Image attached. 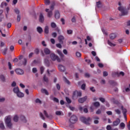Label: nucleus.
Returning a JSON list of instances; mask_svg holds the SVG:
<instances>
[{"mask_svg": "<svg viewBox=\"0 0 130 130\" xmlns=\"http://www.w3.org/2000/svg\"><path fill=\"white\" fill-rule=\"evenodd\" d=\"M21 119L23 121V122H27V120L26 119V117L24 116H21Z\"/></svg>", "mask_w": 130, "mask_h": 130, "instance_id": "e433bc0d", "label": "nucleus"}, {"mask_svg": "<svg viewBox=\"0 0 130 130\" xmlns=\"http://www.w3.org/2000/svg\"><path fill=\"white\" fill-rule=\"evenodd\" d=\"M102 111L100 109H99L96 111V114H101Z\"/></svg>", "mask_w": 130, "mask_h": 130, "instance_id": "680f3d73", "label": "nucleus"}, {"mask_svg": "<svg viewBox=\"0 0 130 130\" xmlns=\"http://www.w3.org/2000/svg\"><path fill=\"white\" fill-rule=\"evenodd\" d=\"M96 7L98 8H101V7H102V4H101L100 1L96 2Z\"/></svg>", "mask_w": 130, "mask_h": 130, "instance_id": "4c0bfd02", "label": "nucleus"}, {"mask_svg": "<svg viewBox=\"0 0 130 130\" xmlns=\"http://www.w3.org/2000/svg\"><path fill=\"white\" fill-rule=\"evenodd\" d=\"M81 89L82 90H85L86 89V84H83L81 85Z\"/></svg>", "mask_w": 130, "mask_h": 130, "instance_id": "de8ad7c7", "label": "nucleus"}, {"mask_svg": "<svg viewBox=\"0 0 130 130\" xmlns=\"http://www.w3.org/2000/svg\"><path fill=\"white\" fill-rule=\"evenodd\" d=\"M107 130H111V129H112L111 128V126H110V125H107Z\"/></svg>", "mask_w": 130, "mask_h": 130, "instance_id": "774afa93", "label": "nucleus"}, {"mask_svg": "<svg viewBox=\"0 0 130 130\" xmlns=\"http://www.w3.org/2000/svg\"><path fill=\"white\" fill-rule=\"evenodd\" d=\"M76 56H77V57H81V56L82 55V54H81V53L78 52H76Z\"/></svg>", "mask_w": 130, "mask_h": 130, "instance_id": "864d4df0", "label": "nucleus"}, {"mask_svg": "<svg viewBox=\"0 0 130 130\" xmlns=\"http://www.w3.org/2000/svg\"><path fill=\"white\" fill-rule=\"evenodd\" d=\"M108 44L110 45V46H115V45L114 44L111 43L109 40L108 41Z\"/></svg>", "mask_w": 130, "mask_h": 130, "instance_id": "79ce46f5", "label": "nucleus"}, {"mask_svg": "<svg viewBox=\"0 0 130 130\" xmlns=\"http://www.w3.org/2000/svg\"><path fill=\"white\" fill-rule=\"evenodd\" d=\"M106 83V81L104 79H102L101 81V84H102V85H104Z\"/></svg>", "mask_w": 130, "mask_h": 130, "instance_id": "6e6d98bb", "label": "nucleus"}, {"mask_svg": "<svg viewBox=\"0 0 130 130\" xmlns=\"http://www.w3.org/2000/svg\"><path fill=\"white\" fill-rule=\"evenodd\" d=\"M57 52L59 54V55L61 56V57H64V55H63V54L62 53V52H61L60 50H57Z\"/></svg>", "mask_w": 130, "mask_h": 130, "instance_id": "c756f323", "label": "nucleus"}, {"mask_svg": "<svg viewBox=\"0 0 130 130\" xmlns=\"http://www.w3.org/2000/svg\"><path fill=\"white\" fill-rule=\"evenodd\" d=\"M0 79L2 82H6V76L4 75H0Z\"/></svg>", "mask_w": 130, "mask_h": 130, "instance_id": "a878e982", "label": "nucleus"}, {"mask_svg": "<svg viewBox=\"0 0 130 130\" xmlns=\"http://www.w3.org/2000/svg\"><path fill=\"white\" fill-rule=\"evenodd\" d=\"M45 4L46 5V6H48L50 4V0H45Z\"/></svg>", "mask_w": 130, "mask_h": 130, "instance_id": "37998d69", "label": "nucleus"}, {"mask_svg": "<svg viewBox=\"0 0 130 130\" xmlns=\"http://www.w3.org/2000/svg\"><path fill=\"white\" fill-rule=\"evenodd\" d=\"M63 80L64 82H65V83H66V84H67L68 85H71V82H70V81H69V80H68V79H67V78H66L65 77H63Z\"/></svg>", "mask_w": 130, "mask_h": 130, "instance_id": "393cba45", "label": "nucleus"}, {"mask_svg": "<svg viewBox=\"0 0 130 130\" xmlns=\"http://www.w3.org/2000/svg\"><path fill=\"white\" fill-rule=\"evenodd\" d=\"M99 100L101 101V102H102L103 103H104V102H105V99L104 98H100Z\"/></svg>", "mask_w": 130, "mask_h": 130, "instance_id": "09e8293b", "label": "nucleus"}, {"mask_svg": "<svg viewBox=\"0 0 130 130\" xmlns=\"http://www.w3.org/2000/svg\"><path fill=\"white\" fill-rule=\"evenodd\" d=\"M107 76H108V73H107V72L105 71L103 72V76L104 77H107Z\"/></svg>", "mask_w": 130, "mask_h": 130, "instance_id": "603ef678", "label": "nucleus"}, {"mask_svg": "<svg viewBox=\"0 0 130 130\" xmlns=\"http://www.w3.org/2000/svg\"><path fill=\"white\" fill-rule=\"evenodd\" d=\"M24 62H22V61H20V62L18 64V66H22V64H24V66H26V64H27V59L26 58H24L23 59Z\"/></svg>", "mask_w": 130, "mask_h": 130, "instance_id": "6ab92c4d", "label": "nucleus"}, {"mask_svg": "<svg viewBox=\"0 0 130 130\" xmlns=\"http://www.w3.org/2000/svg\"><path fill=\"white\" fill-rule=\"evenodd\" d=\"M37 31L39 33V34H41L42 32H43V29H42V27L40 26H38L37 28Z\"/></svg>", "mask_w": 130, "mask_h": 130, "instance_id": "5701e85b", "label": "nucleus"}, {"mask_svg": "<svg viewBox=\"0 0 130 130\" xmlns=\"http://www.w3.org/2000/svg\"><path fill=\"white\" fill-rule=\"evenodd\" d=\"M44 114L45 115L46 117L49 118V119H52V118H53V116L52 114L48 115L46 111H44Z\"/></svg>", "mask_w": 130, "mask_h": 130, "instance_id": "9d476101", "label": "nucleus"}, {"mask_svg": "<svg viewBox=\"0 0 130 130\" xmlns=\"http://www.w3.org/2000/svg\"><path fill=\"white\" fill-rule=\"evenodd\" d=\"M44 63H45L47 67H48L49 64H50V63L49 62V60H48V59H44Z\"/></svg>", "mask_w": 130, "mask_h": 130, "instance_id": "7c9ffc66", "label": "nucleus"}, {"mask_svg": "<svg viewBox=\"0 0 130 130\" xmlns=\"http://www.w3.org/2000/svg\"><path fill=\"white\" fill-rule=\"evenodd\" d=\"M56 87L58 91H59V90H60V85H59V84H58V83L56 84Z\"/></svg>", "mask_w": 130, "mask_h": 130, "instance_id": "49530a36", "label": "nucleus"}, {"mask_svg": "<svg viewBox=\"0 0 130 130\" xmlns=\"http://www.w3.org/2000/svg\"><path fill=\"white\" fill-rule=\"evenodd\" d=\"M66 99L67 103H68L69 104L72 103V101H71V99H70L69 98L66 97Z\"/></svg>", "mask_w": 130, "mask_h": 130, "instance_id": "ea45409f", "label": "nucleus"}, {"mask_svg": "<svg viewBox=\"0 0 130 130\" xmlns=\"http://www.w3.org/2000/svg\"><path fill=\"white\" fill-rule=\"evenodd\" d=\"M121 108L123 111V113L125 116V118H126V116L125 115V113H126V109L123 108V106H121Z\"/></svg>", "mask_w": 130, "mask_h": 130, "instance_id": "c85d7f7f", "label": "nucleus"}, {"mask_svg": "<svg viewBox=\"0 0 130 130\" xmlns=\"http://www.w3.org/2000/svg\"><path fill=\"white\" fill-rule=\"evenodd\" d=\"M51 27H52L53 28H56V24L54 22H52L51 23Z\"/></svg>", "mask_w": 130, "mask_h": 130, "instance_id": "58836bf2", "label": "nucleus"}, {"mask_svg": "<svg viewBox=\"0 0 130 130\" xmlns=\"http://www.w3.org/2000/svg\"><path fill=\"white\" fill-rule=\"evenodd\" d=\"M91 76L90 75V74H89V73H85V74H84V77H85V78H90V77Z\"/></svg>", "mask_w": 130, "mask_h": 130, "instance_id": "a18cd8bd", "label": "nucleus"}, {"mask_svg": "<svg viewBox=\"0 0 130 130\" xmlns=\"http://www.w3.org/2000/svg\"><path fill=\"white\" fill-rule=\"evenodd\" d=\"M8 66L9 70H12V64L10 62H8Z\"/></svg>", "mask_w": 130, "mask_h": 130, "instance_id": "69168bd1", "label": "nucleus"}, {"mask_svg": "<svg viewBox=\"0 0 130 130\" xmlns=\"http://www.w3.org/2000/svg\"><path fill=\"white\" fill-rule=\"evenodd\" d=\"M55 19H59L60 18V14H59V11L56 10L55 12Z\"/></svg>", "mask_w": 130, "mask_h": 130, "instance_id": "ddd939ff", "label": "nucleus"}, {"mask_svg": "<svg viewBox=\"0 0 130 130\" xmlns=\"http://www.w3.org/2000/svg\"><path fill=\"white\" fill-rule=\"evenodd\" d=\"M93 118L94 119V123H95V124H98L99 123V121L98 120V119H99V117L95 116L93 117Z\"/></svg>", "mask_w": 130, "mask_h": 130, "instance_id": "412c9836", "label": "nucleus"}, {"mask_svg": "<svg viewBox=\"0 0 130 130\" xmlns=\"http://www.w3.org/2000/svg\"><path fill=\"white\" fill-rule=\"evenodd\" d=\"M5 123L8 128H12V127H13V123H12L11 116H8L5 118Z\"/></svg>", "mask_w": 130, "mask_h": 130, "instance_id": "f257e3e1", "label": "nucleus"}, {"mask_svg": "<svg viewBox=\"0 0 130 130\" xmlns=\"http://www.w3.org/2000/svg\"><path fill=\"white\" fill-rule=\"evenodd\" d=\"M52 36H53V37H54V38H55V37L57 36V34H56V32H53L52 34Z\"/></svg>", "mask_w": 130, "mask_h": 130, "instance_id": "4d7b16f0", "label": "nucleus"}, {"mask_svg": "<svg viewBox=\"0 0 130 130\" xmlns=\"http://www.w3.org/2000/svg\"><path fill=\"white\" fill-rule=\"evenodd\" d=\"M67 34L69 35L73 34V30L71 29L67 30Z\"/></svg>", "mask_w": 130, "mask_h": 130, "instance_id": "8fccbe9b", "label": "nucleus"}, {"mask_svg": "<svg viewBox=\"0 0 130 130\" xmlns=\"http://www.w3.org/2000/svg\"><path fill=\"white\" fill-rule=\"evenodd\" d=\"M40 116L43 119V120H45V117H44V115H43V114L42 113H40Z\"/></svg>", "mask_w": 130, "mask_h": 130, "instance_id": "a19ab883", "label": "nucleus"}, {"mask_svg": "<svg viewBox=\"0 0 130 130\" xmlns=\"http://www.w3.org/2000/svg\"><path fill=\"white\" fill-rule=\"evenodd\" d=\"M0 128L1 129H5L6 128V127H5V124H4V123H0Z\"/></svg>", "mask_w": 130, "mask_h": 130, "instance_id": "c9c22d12", "label": "nucleus"}, {"mask_svg": "<svg viewBox=\"0 0 130 130\" xmlns=\"http://www.w3.org/2000/svg\"><path fill=\"white\" fill-rule=\"evenodd\" d=\"M54 6H55V3L53 2L50 7L51 11H53V10H54Z\"/></svg>", "mask_w": 130, "mask_h": 130, "instance_id": "473e14b6", "label": "nucleus"}, {"mask_svg": "<svg viewBox=\"0 0 130 130\" xmlns=\"http://www.w3.org/2000/svg\"><path fill=\"white\" fill-rule=\"evenodd\" d=\"M58 40L61 44H63V41L64 40V37L62 35H60L58 37Z\"/></svg>", "mask_w": 130, "mask_h": 130, "instance_id": "0eeeda50", "label": "nucleus"}, {"mask_svg": "<svg viewBox=\"0 0 130 130\" xmlns=\"http://www.w3.org/2000/svg\"><path fill=\"white\" fill-rule=\"evenodd\" d=\"M109 37L110 39L113 40L114 39H115V38H116V35H115V34H111L109 36Z\"/></svg>", "mask_w": 130, "mask_h": 130, "instance_id": "aec40b11", "label": "nucleus"}, {"mask_svg": "<svg viewBox=\"0 0 130 130\" xmlns=\"http://www.w3.org/2000/svg\"><path fill=\"white\" fill-rule=\"evenodd\" d=\"M20 91V89H19V87H14L13 89V92L15 93V94H17Z\"/></svg>", "mask_w": 130, "mask_h": 130, "instance_id": "b1692460", "label": "nucleus"}, {"mask_svg": "<svg viewBox=\"0 0 130 130\" xmlns=\"http://www.w3.org/2000/svg\"><path fill=\"white\" fill-rule=\"evenodd\" d=\"M59 71L60 72H65L66 71V68H64V66L62 65H59L58 66Z\"/></svg>", "mask_w": 130, "mask_h": 130, "instance_id": "2eb2a0df", "label": "nucleus"}, {"mask_svg": "<svg viewBox=\"0 0 130 130\" xmlns=\"http://www.w3.org/2000/svg\"><path fill=\"white\" fill-rule=\"evenodd\" d=\"M44 81L47 83L48 82V78L45 75L44 76Z\"/></svg>", "mask_w": 130, "mask_h": 130, "instance_id": "3c124183", "label": "nucleus"}, {"mask_svg": "<svg viewBox=\"0 0 130 130\" xmlns=\"http://www.w3.org/2000/svg\"><path fill=\"white\" fill-rule=\"evenodd\" d=\"M41 92L42 93H44L45 95H49V93L47 91V90H46V89H42Z\"/></svg>", "mask_w": 130, "mask_h": 130, "instance_id": "bb28decb", "label": "nucleus"}, {"mask_svg": "<svg viewBox=\"0 0 130 130\" xmlns=\"http://www.w3.org/2000/svg\"><path fill=\"white\" fill-rule=\"evenodd\" d=\"M45 11L47 13H48V17H49V18H51V17L52 16V10L49 11V9H46Z\"/></svg>", "mask_w": 130, "mask_h": 130, "instance_id": "4468645a", "label": "nucleus"}, {"mask_svg": "<svg viewBox=\"0 0 130 130\" xmlns=\"http://www.w3.org/2000/svg\"><path fill=\"white\" fill-rule=\"evenodd\" d=\"M40 71H41V74L42 75L43 74V72H44V67H41L40 68Z\"/></svg>", "mask_w": 130, "mask_h": 130, "instance_id": "c03bdc74", "label": "nucleus"}, {"mask_svg": "<svg viewBox=\"0 0 130 130\" xmlns=\"http://www.w3.org/2000/svg\"><path fill=\"white\" fill-rule=\"evenodd\" d=\"M118 9L119 11L121 12L122 16H126V15H127V10L125 9L123 7H120Z\"/></svg>", "mask_w": 130, "mask_h": 130, "instance_id": "39448f33", "label": "nucleus"}, {"mask_svg": "<svg viewBox=\"0 0 130 130\" xmlns=\"http://www.w3.org/2000/svg\"><path fill=\"white\" fill-rule=\"evenodd\" d=\"M50 99L51 100H53V101H54V102H56V103H58L59 102L58 99L53 97V95H50Z\"/></svg>", "mask_w": 130, "mask_h": 130, "instance_id": "f8f14e48", "label": "nucleus"}, {"mask_svg": "<svg viewBox=\"0 0 130 130\" xmlns=\"http://www.w3.org/2000/svg\"><path fill=\"white\" fill-rule=\"evenodd\" d=\"M7 51H8V48H6L4 49V50L3 51L4 54L6 55L7 53Z\"/></svg>", "mask_w": 130, "mask_h": 130, "instance_id": "e2e57ef3", "label": "nucleus"}, {"mask_svg": "<svg viewBox=\"0 0 130 130\" xmlns=\"http://www.w3.org/2000/svg\"><path fill=\"white\" fill-rule=\"evenodd\" d=\"M44 32L45 33V34H49V26H48V25H46L45 27V29H44Z\"/></svg>", "mask_w": 130, "mask_h": 130, "instance_id": "a211bd4d", "label": "nucleus"}, {"mask_svg": "<svg viewBox=\"0 0 130 130\" xmlns=\"http://www.w3.org/2000/svg\"><path fill=\"white\" fill-rule=\"evenodd\" d=\"M119 123H120V119H119V118H117L116 119V120H115L113 122V126H117V125L118 124H119Z\"/></svg>", "mask_w": 130, "mask_h": 130, "instance_id": "6e6552de", "label": "nucleus"}, {"mask_svg": "<svg viewBox=\"0 0 130 130\" xmlns=\"http://www.w3.org/2000/svg\"><path fill=\"white\" fill-rule=\"evenodd\" d=\"M120 127L121 128V129H123L124 127H125V124H124L123 122H121L120 124Z\"/></svg>", "mask_w": 130, "mask_h": 130, "instance_id": "72a5a7b5", "label": "nucleus"}, {"mask_svg": "<svg viewBox=\"0 0 130 130\" xmlns=\"http://www.w3.org/2000/svg\"><path fill=\"white\" fill-rule=\"evenodd\" d=\"M13 120L15 122H18V121L19 120V117H18L17 115L15 116L14 117Z\"/></svg>", "mask_w": 130, "mask_h": 130, "instance_id": "f704fd0d", "label": "nucleus"}, {"mask_svg": "<svg viewBox=\"0 0 130 130\" xmlns=\"http://www.w3.org/2000/svg\"><path fill=\"white\" fill-rule=\"evenodd\" d=\"M56 47H58V48H61L62 46L60 44H56Z\"/></svg>", "mask_w": 130, "mask_h": 130, "instance_id": "0e129e2a", "label": "nucleus"}, {"mask_svg": "<svg viewBox=\"0 0 130 130\" xmlns=\"http://www.w3.org/2000/svg\"><path fill=\"white\" fill-rule=\"evenodd\" d=\"M36 103H39V104H41L42 102L39 100V99H37L36 100Z\"/></svg>", "mask_w": 130, "mask_h": 130, "instance_id": "13d9d810", "label": "nucleus"}, {"mask_svg": "<svg viewBox=\"0 0 130 130\" xmlns=\"http://www.w3.org/2000/svg\"><path fill=\"white\" fill-rule=\"evenodd\" d=\"M16 95L17 97H18L19 98H23V97L25 96V94H24L23 93L21 92L20 91L18 92V93Z\"/></svg>", "mask_w": 130, "mask_h": 130, "instance_id": "f3484780", "label": "nucleus"}, {"mask_svg": "<svg viewBox=\"0 0 130 130\" xmlns=\"http://www.w3.org/2000/svg\"><path fill=\"white\" fill-rule=\"evenodd\" d=\"M81 96L82 92L75 91L73 92V99H74V100H76V99H78V97H81Z\"/></svg>", "mask_w": 130, "mask_h": 130, "instance_id": "7ed1b4c3", "label": "nucleus"}, {"mask_svg": "<svg viewBox=\"0 0 130 130\" xmlns=\"http://www.w3.org/2000/svg\"><path fill=\"white\" fill-rule=\"evenodd\" d=\"M39 21L41 23H43L44 22V16L42 13H41L39 16Z\"/></svg>", "mask_w": 130, "mask_h": 130, "instance_id": "dca6fc26", "label": "nucleus"}, {"mask_svg": "<svg viewBox=\"0 0 130 130\" xmlns=\"http://www.w3.org/2000/svg\"><path fill=\"white\" fill-rule=\"evenodd\" d=\"M109 83L110 84V85H113V86H116L117 85V83L113 80H110Z\"/></svg>", "mask_w": 130, "mask_h": 130, "instance_id": "cd10ccee", "label": "nucleus"}, {"mask_svg": "<svg viewBox=\"0 0 130 130\" xmlns=\"http://www.w3.org/2000/svg\"><path fill=\"white\" fill-rule=\"evenodd\" d=\"M80 120L85 124H90V121H91V118L88 117L86 118L85 117H81Z\"/></svg>", "mask_w": 130, "mask_h": 130, "instance_id": "f03ea898", "label": "nucleus"}, {"mask_svg": "<svg viewBox=\"0 0 130 130\" xmlns=\"http://www.w3.org/2000/svg\"><path fill=\"white\" fill-rule=\"evenodd\" d=\"M55 113L56 115H61V112L60 111H56Z\"/></svg>", "mask_w": 130, "mask_h": 130, "instance_id": "338daca9", "label": "nucleus"}, {"mask_svg": "<svg viewBox=\"0 0 130 130\" xmlns=\"http://www.w3.org/2000/svg\"><path fill=\"white\" fill-rule=\"evenodd\" d=\"M87 99H88V97L87 96H85L82 98H80L79 99H78V102L79 103H84V102H85V101H86Z\"/></svg>", "mask_w": 130, "mask_h": 130, "instance_id": "1a4fd4ad", "label": "nucleus"}, {"mask_svg": "<svg viewBox=\"0 0 130 130\" xmlns=\"http://www.w3.org/2000/svg\"><path fill=\"white\" fill-rule=\"evenodd\" d=\"M15 72L17 75H24V71L20 69H17L15 70Z\"/></svg>", "mask_w": 130, "mask_h": 130, "instance_id": "9b49d317", "label": "nucleus"}, {"mask_svg": "<svg viewBox=\"0 0 130 130\" xmlns=\"http://www.w3.org/2000/svg\"><path fill=\"white\" fill-rule=\"evenodd\" d=\"M50 41H51L52 44H55V40H54V39H51Z\"/></svg>", "mask_w": 130, "mask_h": 130, "instance_id": "052dcab7", "label": "nucleus"}, {"mask_svg": "<svg viewBox=\"0 0 130 130\" xmlns=\"http://www.w3.org/2000/svg\"><path fill=\"white\" fill-rule=\"evenodd\" d=\"M44 52L45 53V54H50V50L47 48H45L44 49Z\"/></svg>", "mask_w": 130, "mask_h": 130, "instance_id": "4be33fe9", "label": "nucleus"}, {"mask_svg": "<svg viewBox=\"0 0 130 130\" xmlns=\"http://www.w3.org/2000/svg\"><path fill=\"white\" fill-rule=\"evenodd\" d=\"M32 73H34V74L37 73V69L36 68H34L32 69Z\"/></svg>", "mask_w": 130, "mask_h": 130, "instance_id": "bf43d9fd", "label": "nucleus"}, {"mask_svg": "<svg viewBox=\"0 0 130 130\" xmlns=\"http://www.w3.org/2000/svg\"><path fill=\"white\" fill-rule=\"evenodd\" d=\"M76 121H78V118L77 117V116L73 115L70 118V122L71 123H76Z\"/></svg>", "mask_w": 130, "mask_h": 130, "instance_id": "423d86ee", "label": "nucleus"}, {"mask_svg": "<svg viewBox=\"0 0 130 130\" xmlns=\"http://www.w3.org/2000/svg\"><path fill=\"white\" fill-rule=\"evenodd\" d=\"M93 105L95 106V107H99V106H100V103L98 102L93 103Z\"/></svg>", "mask_w": 130, "mask_h": 130, "instance_id": "2f4dec72", "label": "nucleus"}, {"mask_svg": "<svg viewBox=\"0 0 130 130\" xmlns=\"http://www.w3.org/2000/svg\"><path fill=\"white\" fill-rule=\"evenodd\" d=\"M50 58L53 61H55V60H57L58 62H60V59L59 58V57H58L57 55H55L54 53L50 54Z\"/></svg>", "mask_w": 130, "mask_h": 130, "instance_id": "20e7f679", "label": "nucleus"}, {"mask_svg": "<svg viewBox=\"0 0 130 130\" xmlns=\"http://www.w3.org/2000/svg\"><path fill=\"white\" fill-rule=\"evenodd\" d=\"M115 112H116V113H117V114H120L121 113L120 110L118 109L115 110Z\"/></svg>", "mask_w": 130, "mask_h": 130, "instance_id": "5fc2aeb1", "label": "nucleus"}]
</instances>
